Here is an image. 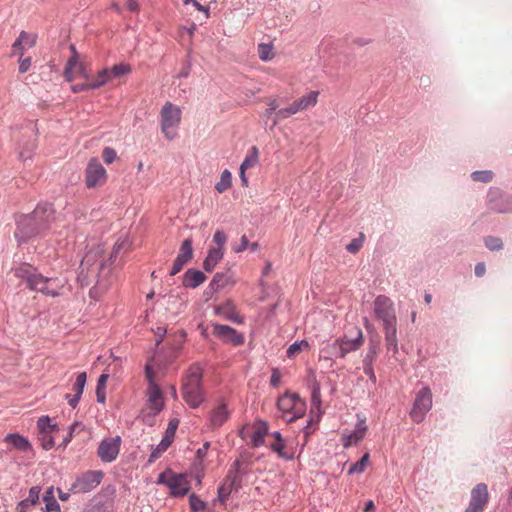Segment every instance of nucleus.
<instances>
[{"mask_svg": "<svg viewBox=\"0 0 512 512\" xmlns=\"http://www.w3.org/2000/svg\"><path fill=\"white\" fill-rule=\"evenodd\" d=\"M484 243L490 250H500L503 247L502 240L498 237L488 236L484 239Z\"/></svg>", "mask_w": 512, "mask_h": 512, "instance_id": "c03bdc74", "label": "nucleus"}, {"mask_svg": "<svg viewBox=\"0 0 512 512\" xmlns=\"http://www.w3.org/2000/svg\"><path fill=\"white\" fill-rule=\"evenodd\" d=\"M71 52L72 55L68 59L64 70L65 79L68 82L73 81L77 77L88 79L90 76L88 75L86 64L79 60V54L74 46H71Z\"/></svg>", "mask_w": 512, "mask_h": 512, "instance_id": "9b49d317", "label": "nucleus"}, {"mask_svg": "<svg viewBox=\"0 0 512 512\" xmlns=\"http://www.w3.org/2000/svg\"><path fill=\"white\" fill-rule=\"evenodd\" d=\"M281 378H282V375H281L280 370L278 368H274L272 370L270 384L275 388L279 387L281 384Z\"/></svg>", "mask_w": 512, "mask_h": 512, "instance_id": "6e6d98bb", "label": "nucleus"}, {"mask_svg": "<svg viewBox=\"0 0 512 512\" xmlns=\"http://www.w3.org/2000/svg\"><path fill=\"white\" fill-rule=\"evenodd\" d=\"M504 201L506 203V205L504 207H493L494 209H497L499 212H509V211H512V198L511 197H508L506 196L504 198Z\"/></svg>", "mask_w": 512, "mask_h": 512, "instance_id": "e2e57ef3", "label": "nucleus"}, {"mask_svg": "<svg viewBox=\"0 0 512 512\" xmlns=\"http://www.w3.org/2000/svg\"><path fill=\"white\" fill-rule=\"evenodd\" d=\"M229 418V411L225 403L221 402L209 414V425L212 428L221 427Z\"/></svg>", "mask_w": 512, "mask_h": 512, "instance_id": "aec40b11", "label": "nucleus"}, {"mask_svg": "<svg viewBox=\"0 0 512 512\" xmlns=\"http://www.w3.org/2000/svg\"><path fill=\"white\" fill-rule=\"evenodd\" d=\"M202 377V367L198 363H194L187 369L183 378L182 397L191 408H197L204 401Z\"/></svg>", "mask_w": 512, "mask_h": 512, "instance_id": "7ed1b4c3", "label": "nucleus"}, {"mask_svg": "<svg viewBox=\"0 0 512 512\" xmlns=\"http://www.w3.org/2000/svg\"><path fill=\"white\" fill-rule=\"evenodd\" d=\"M43 501L45 502V510L47 512L60 510V506L54 497V488L53 487H49L45 491L44 496H43Z\"/></svg>", "mask_w": 512, "mask_h": 512, "instance_id": "2f4dec72", "label": "nucleus"}, {"mask_svg": "<svg viewBox=\"0 0 512 512\" xmlns=\"http://www.w3.org/2000/svg\"><path fill=\"white\" fill-rule=\"evenodd\" d=\"M107 180L106 169L97 158L89 160L85 171V184L87 188L103 186Z\"/></svg>", "mask_w": 512, "mask_h": 512, "instance_id": "9d476101", "label": "nucleus"}, {"mask_svg": "<svg viewBox=\"0 0 512 512\" xmlns=\"http://www.w3.org/2000/svg\"><path fill=\"white\" fill-rule=\"evenodd\" d=\"M189 504L192 512H198L204 510L206 504L197 495L191 494L189 497Z\"/></svg>", "mask_w": 512, "mask_h": 512, "instance_id": "79ce46f5", "label": "nucleus"}, {"mask_svg": "<svg viewBox=\"0 0 512 512\" xmlns=\"http://www.w3.org/2000/svg\"><path fill=\"white\" fill-rule=\"evenodd\" d=\"M269 427L267 422L259 420L256 421L252 427L243 429L241 437L250 438V443L253 447H260L265 443V436L268 435Z\"/></svg>", "mask_w": 512, "mask_h": 512, "instance_id": "4468645a", "label": "nucleus"}, {"mask_svg": "<svg viewBox=\"0 0 512 512\" xmlns=\"http://www.w3.org/2000/svg\"><path fill=\"white\" fill-rule=\"evenodd\" d=\"M102 158L105 163L111 164L116 159V152L113 148L106 147L102 151Z\"/></svg>", "mask_w": 512, "mask_h": 512, "instance_id": "8fccbe9b", "label": "nucleus"}, {"mask_svg": "<svg viewBox=\"0 0 512 512\" xmlns=\"http://www.w3.org/2000/svg\"><path fill=\"white\" fill-rule=\"evenodd\" d=\"M181 109L171 102H166L161 109V131L167 140H173L177 136V130L181 122Z\"/></svg>", "mask_w": 512, "mask_h": 512, "instance_id": "20e7f679", "label": "nucleus"}, {"mask_svg": "<svg viewBox=\"0 0 512 512\" xmlns=\"http://www.w3.org/2000/svg\"><path fill=\"white\" fill-rule=\"evenodd\" d=\"M237 481V472L230 471L224 483L218 488V500L223 504L230 496Z\"/></svg>", "mask_w": 512, "mask_h": 512, "instance_id": "5701e85b", "label": "nucleus"}, {"mask_svg": "<svg viewBox=\"0 0 512 512\" xmlns=\"http://www.w3.org/2000/svg\"><path fill=\"white\" fill-rule=\"evenodd\" d=\"M146 398V409L150 410V412L142 411V421L148 425H153V416L159 414L165 405L164 395L158 384L148 385Z\"/></svg>", "mask_w": 512, "mask_h": 512, "instance_id": "423d86ee", "label": "nucleus"}, {"mask_svg": "<svg viewBox=\"0 0 512 512\" xmlns=\"http://www.w3.org/2000/svg\"><path fill=\"white\" fill-rule=\"evenodd\" d=\"M193 256V248H192V240L185 239L180 247L179 253L176 259L173 262L172 269L170 271V275L174 276L178 274L184 265L192 258Z\"/></svg>", "mask_w": 512, "mask_h": 512, "instance_id": "6ab92c4d", "label": "nucleus"}, {"mask_svg": "<svg viewBox=\"0 0 512 512\" xmlns=\"http://www.w3.org/2000/svg\"><path fill=\"white\" fill-rule=\"evenodd\" d=\"M366 431H367V426L365 425V421L362 420L356 425L355 430L346 437L344 446H350L352 444H357L359 441H361L364 438Z\"/></svg>", "mask_w": 512, "mask_h": 512, "instance_id": "c85d7f7f", "label": "nucleus"}, {"mask_svg": "<svg viewBox=\"0 0 512 512\" xmlns=\"http://www.w3.org/2000/svg\"><path fill=\"white\" fill-rule=\"evenodd\" d=\"M87 375L85 372H81L78 374L76 381L73 386V390L75 394L82 395L85 384H86Z\"/></svg>", "mask_w": 512, "mask_h": 512, "instance_id": "37998d69", "label": "nucleus"}, {"mask_svg": "<svg viewBox=\"0 0 512 512\" xmlns=\"http://www.w3.org/2000/svg\"><path fill=\"white\" fill-rule=\"evenodd\" d=\"M14 276L26 282L27 287L46 296L56 297L60 295L63 283L57 278L45 277L38 273L37 269L28 263H21L13 269Z\"/></svg>", "mask_w": 512, "mask_h": 512, "instance_id": "f257e3e1", "label": "nucleus"}, {"mask_svg": "<svg viewBox=\"0 0 512 512\" xmlns=\"http://www.w3.org/2000/svg\"><path fill=\"white\" fill-rule=\"evenodd\" d=\"M38 433H55L59 429L48 416H42L37 421Z\"/></svg>", "mask_w": 512, "mask_h": 512, "instance_id": "7c9ffc66", "label": "nucleus"}, {"mask_svg": "<svg viewBox=\"0 0 512 512\" xmlns=\"http://www.w3.org/2000/svg\"><path fill=\"white\" fill-rule=\"evenodd\" d=\"M36 42L35 35L22 31L12 45L13 54L23 55L24 51L33 47Z\"/></svg>", "mask_w": 512, "mask_h": 512, "instance_id": "412c9836", "label": "nucleus"}, {"mask_svg": "<svg viewBox=\"0 0 512 512\" xmlns=\"http://www.w3.org/2000/svg\"><path fill=\"white\" fill-rule=\"evenodd\" d=\"M39 494H40V489L38 487H32L30 490H29V495L28 497L26 498V500L32 505V506H35L37 503H38V500H39Z\"/></svg>", "mask_w": 512, "mask_h": 512, "instance_id": "5fc2aeb1", "label": "nucleus"}, {"mask_svg": "<svg viewBox=\"0 0 512 512\" xmlns=\"http://www.w3.org/2000/svg\"><path fill=\"white\" fill-rule=\"evenodd\" d=\"M224 251L220 248H210L208 255L203 262L205 271L210 272L214 269L217 263L223 258Z\"/></svg>", "mask_w": 512, "mask_h": 512, "instance_id": "bb28decb", "label": "nucleus"}, {"mask_svg": "<svg viewBox=\"0 0 512 512\" xmlns=\"http://www.w3.org/2000/svg\"><path fill=\"white\" fill-rule=\"evenodd\" d=\"M145 378L148 381V385L157 384L155 381V373L149 364L145 366Z\"/></svg>", "mask_w": 512, "mask_h": 512, "instance_id": "bf43d9fd", "label": "nucleus"}, {"mask_svg": "<svg viewBox=\"0 0 512 512\" xmlns=\"http://www.w3.org/2000/svg\"><path fill=\"white\" fill-rule=\"evenodd\" d=\"M309 348V343L306 340L296 341L287 349V357L292 358L303 350Z\"/></svg>", "mask_w": 512, "mask_h": 512, "instance_id": "c9c22d12", "label": "nucleus"}, {"mask_svg": "<svg viewBox=\"0 0 512 512\" xmlns=\"http://www.w3.org/2000/svg\"><path fill=\"white\" fill-rule=\"evenodd\" d=\"M258 55L261 60L269 61L274 57L273 47L270 44H259L258 45Z\"/></svg>", "mask_w": 512, "mask_h": 512, "instance_id": "58836bf2", "label": "nucleus"}, {"mask_svg": "<svg viewBox=\"0 0 512 512\" xmlns=\"http://www.w3.org/2000/svg\"><path fill=\"white\" fill-rule=\"evenodd\" d=\"M55 220V210L51 204L43 203L36 206L33 212L25 216L18 228L27 236L41 233L51 227Z\"/></svg>", "mask_w": 512, "mask_h": 512, "instance_id": "f03ea898", "label": "nucleus"}, {"mask_svg": "<svg viewBox=\"0 0 512 512\" xmlns=\"http://www.w3.org/2000/svg\"><path fill=\"white\" fill-rule=\"evenodd\" d=\"M364 235L361 234L359 238L353 239L346 247L350 253H357L363 245Z\"/></svg>", "mask_w": 512, "mask_h": 512, "instance_id": "de8ad7c7", "label": "nucleus"}, {"mask_svg": "<svg viewBox=\"0 0 512 512\" xmlns=\"http://www.w3.org/2000/svg\"><path fill=\"white\" fill-rule=\"evenodd\" d=\"M213 241L217 245L216 248H220L223 250V247L227 241V236L224 231L217 230L213 236Z\"/></svg>", "mask_w": 512, "mask_h": 512, "instance_id": "09e8293b", "label": "nucleus"}, {"mask_svg": "<svg viewBox=\"0 0 512 512\" xmlns=\"http://www.w3.org/2000/svg\"><path fill=\"white\" fill-rule=\"evenodd\" d=\"M112 80L115 78H119L123 75H126L131 72V68L129 65L124 63H119L109 68Z\"/></svg>", "mask_w": 512, "mask_h": 512, "instance_id": "4c0bfd02", "label": "nucleus"}, {"mask_svg": "<svg viewBox=\"0 0 512 512\" xmlns=\"http://www.w3.org/2000/svg\"><path fill=\"white\" fill-rule=\"evenodd\" d=\"M229 283V277L224 273H216L210 282V287L218 291L224 288Z\"/></svg>", "mask_w": 512, "mask_h": 512, "instance_id": "72a5a7b5", "label": "nucleus"}, {"mask_svg": "<svg viewBox=\"0 0 512 512\" xmlns=\"http://www.w3.org/2000/svg\"><path fill=\"white\" fill-rule=\"evenodd\" d=\"M321 354H323L325 357H328V356L339 357V348L336 347V341L334 343H332L331 345L324 347L321 350Z\"/></svg>", "mask_w": 512, "mask_h": 512, "instance_id": "603ef678", "label": "nucleus"}, {"mask_svg": "<svg viewBox=\"0 0 512 512\" xmlns=\"http://www.w3.org/2000/svg\"><path fill=\"white\" fill-rule=\"evenodd\" d=\"M90 85H91V82H90V77H89L88 79H86V82H84V83H77V84L72 85L71 90L74 93H79V92L88 91V90H94L92 87H90Z\"/></svg>", "mask_w": 512, "mask_h": 512, "instance_id": "3c124183", "label": "nucleus"}, {"mask_svg": "<svg viewBox=\"0 0 512 512\" xmlns=\"http://www.w3.org/2000/svg\"><path fill=\"white\" fill-rule=\"evenodd\" d=\"M38 440L45 450H49L54 446L53 433H38Z\"/></svg>", "mask_w": 512, "mask_h": 512, "instance_id": "a19ab883", "label": "nucleus"}, {"mask_svg": "<svg viewBox=\"0 0 512 512\" xmlns=\"http://www.w3.org/2000/svg\"><path fill=\"white\" fill-rule=\"evenodd\" d=\"M369 461V454L365 453L359 461L350 466L349 474H361L367 467Z\"/></svg>", "mask_w": 512, "mask_h": 512, "instance_id": "f704fd0d", "label": "nucleus"}, {"mask_svg": "<svg viewBox=\"0 0 512 512\" xmlns=\"http://www.w3.org/2000/svg\"><path fill=\"white\" fill-rule=\"evenodd\" d=\"M4 442L11 446L10 449H15L21 452H27L32 449L29 440L18 433H10L4 438Z\"/></svg>", "mask_w": 512, "mask_h": 512, "instance_id": "4be33fe9", "label": "nucleus"}, {"mask_svg": "<svg viewBox=\"0 0 512 512\" xmlns=\"http://www.w3.org/2000/svg\"><path fill=\"white\" fill-rule=\"evenodd\" d=\"M108 378H109L108 374L100 375L98 382H97L96 389H106V382H107Z\"/></svg>", "mask_w": 512, "mask_h": 512, "instance_id": "774afa93", "label": "nucleus"}, {"mask_svg": "<svg viewBox=\"0 0 512 512\" xmlns=\"http://www.w3.org/2000/svg\"><path fill=\"white\" fill-rule=\"evenodd\" d=\"M120 444L121 439L119 436L102 440L98 447V456L104 462H112L119 453Z\"/></svg>", "mask_w": 512, "mask_h": 512, "instance_id": "dca6fc26", "label": "nucleus"}, {"mask_svg": "<svg viewBox=\"0 0 512 512\" xmlns=\"http://www.w3.org/2000/svg\"><path fill=\"white\" fill-rule=\"evenodd\" d=\"M178 425H179V420L176 418L171 419L169 421L167 429L165 431V435L163 437V438L167 439V442H173Z\"/></svg>", "mask_w": 512, "mask_h": 512, "instance_id": "ea45409f", "label": "nucleus"}, {"mask_svg": "<svg viewBox=\"0 0 512 512\" xmlns=\"http://www.w3.org/2000/svg\"><path fill=\"white\" fill-rule=\"evenodd\" d=\"M278 409L283 412L284 416H289L287 421H292L301 417L306 409L305 402L294 393L286 392L278 398Z\"/></svg>", "mask_w": 512, "mask_h": 512, "instance_id": "6e6552de", "label": "nucleus"}, {"mask_svg": "<svg viewBox=\"0 0 512 512\" xmlns=\"http://www.w3.org/2000/svg\"><path fill=\"white\" fill-rule=\"evenodd\" d=\"M172 442H167V439L163 438L160 444L151 453V458H158L163 452H165Z\"/></svg>", "mask_w": 512, "mask_h": 512, "instance_id": "49530a36", "label": "nucleus"}, {"mask_svg": "<svg viewBox=\"0 0 512 512\" xmlns=\"http://www.w3.org/2000/svg\"><path fill=\"white\" fill-rule=\"evenodd\" d=\"M212 333L224 342L232 343L234 345H241L244 343L243 335L227 325L213 324Z\"/></svg>", "mask_w": 512, "mask_h": 512, "instance_id": "f3484780", "label": "nucleus"}, {"mask_svg": "<svg viewBox=\"0 0 512 512\" xmlns=\"http://www.w3.org/2000/svg\"><path fill=\"white\" fill-rule=\"evenodd\" d=\"M103 478L101 471H87L79 476L72 484L71 490L74 493H87L95 489Z\"/></svg>", "mask_w": 512, "mask_h": 512, "instance_id": "f8f14e48", "label": "nucleus"}, {"mask_svg": "<svg viewBox=\"0 0 512 512\" xmlns=\"http://www.w3.org/2000/svg\"><path fill=\"white\" fill-rule=\"evenodd\" d=\"M318 96V91H310L302 97L294 100L289 106L278 110L274 118V125L297 114L298 112L305 111L310 107H314L318 102Z\"/></svg>", "mask_w": 512, "mask_h": 512, "instance_id": "39448f33", "label": "nucleus"}, {"mask_svg": "<svg viewBox=\"0 0 512 512\" xmlns=\"http://www.w3.org/2000/svg\"><path fill=\"white\" fill-rule=\"evenodd\" d=\"M126 8L130 12L137 13L139 11V3L137 0H127Z\"/></svg>", "mask_w": 512, "mask_h": 512, "instance_id": "0e129e2a", "label": "nucleus"}, {"mask_svg": "<svg viewBox=\"0 0 512 512\" xmlns=\"http://www.w3.org/2000/svg\"><path fill=\"white\" fill-rule=\"evenodd\" d=\"M486 273V267H485V264L480 262V263H477L476 266H475V275L477 277H482L484 276Z\"/></svg>", "mask_w": 512, "mask_h": 512, "instance_id": "338daca9", "label": "nucleus"}, {"mask_svg": "<svg viewBox=\"0 0 512 512\" xmlns=\"http://www.w3.org/2000/svg\"><path fill=\"white\" fill-rule=\"evenodd\" d=\"M248 246H249V241H248L247 237H246L245 235H243V236L241 237V243H240V245H239V246H234V247H233V250H234V252H236V253H241V252H243L244 250H246V249L248 248Z\"/></svg>", "mask_w": 512, "mask_h": 512, "instance_id": "680f3d73", "label": "nucleus"}, {"mask_svg": "<svg viewBox=\"0 0 512 512\" xmlns=\"http://www.w3.org/2000/svg\"><path fill=\"white\" fill-rule=\"evenodd\" d=\"M385 343L388 350H392L394 354L398 352L397 327L395 324L385 325Z\"/></svg>", "mask_w": 512, "mask_h": 512, "instance_id": "a878e982", "label": "nucleus"}, {"mask_svg": "<svg viewBox=\"0 0 512 512\" xmlns=\"http://www.w3.org/2000/svg\"><path fill=\"white\" fill-rule=\"evenodd\" d=\"M33 507L26 499L22 500L17 506V512H29Z\"/></svg>", "mask_w": 512, "mask_h": 512, "instance_id": "69168bd1", "label": "nucleus"}, {"mask_svg": "<svg viewBox=\"0 0 512 512\" xmlns=\"http://www.w3.org/2000/svg\"><path fill=\"white\" fill-rule=\"evenodd\" d=\"M157 484L166 485L170 489V495L173 497H183L191 488L186 475L176 474L170 469L159 474Z\"/></svg>", "mask_w": 512, "mask_h": 512, "instance_id": "0eeeda50", "label": "nucleus"}, {"mask_svg": "<svg viewBox=\"0 0 512 512\" xmlns=\"http://www.w3.org/2000/svg\"><path fill=\"white\" fill-rule=\"evenodd\" d=\"M488 502V489L485 484L476 485L471 491V500L465 512H482Z\"/></svg>", "mask_w": 512, "mask_h": 512, "instance_id": "2eb2a0df", "label": "nucleus"}, {"mask_svg": "<svg viewBox=\"0 0 512 512\" xmlns=\"http://www.w3.org/2000/svg\"><path fill=\"white\" fill-rule=\"evenodd\" d=\"M215 0H191V2H193L194 6L200 10V11H205L206 13L208 12V5L212 2H214ZM188 2H190V0H185V3L187 4Z\"/></svg>", "mask_w": 512, "mask_h": 512, "instance_id": "864d4df0", "label": "nucleus"}, {"mask_svg": "<svg viewBox=\"0 0 512 512\" xmlns=\"http://www.w3.org/2000/svg\"><path fill=\"white\" fill-rule=\"evenodd\" d=\"M374 312L382 322L383 326L395 324L396 315L392 301L383 295L378 296L374 301Z\"/></svg>", "mask_w": 512, "mask_h": 512, "instance_id": "ddd939ff", "label": "nucleus"}, {"mask_svg": "<svg viewBox=\"0 0 512 512\" xmlns=\"http://www.w3.org/2000/svg\"><path fill=\"white\" fill-rule=\"evenodd\" d=\"M259 161V151L256 146H252L246 155L244 161L240 166V170H247L249 168H253L258 164Z\"/></svg>", "mask_w": 512, "mask_h": 512, "instance_id": "c756f323", "label": "nucleus"}, {"mask_svg": "<svg viewBox=\"0 0 512 512\" xmlns=\"http://www.w3.org/2000/svg\"><path fill=\"white\" fill-rule=\"evenodd\" d=\"M271 436L274 438V442H272L270 444V448L272 451H274L275 453H277V455L280 457V458H283L285 460H290L293 458V454L291 453H288L286 451V445H285V441L284 439L282 438V435L279 431H275L271 434Z\"/></svg>", "mask_w": 512, "mask_h": 512, "instance_id": "b1692460", "label": "nucleus"}, {"mask_svg": "<svg viewBox=\"0 0 512 512\" xmlns=\"http://www.w3.org/2000/svg\"><path fill=\"white\" fill-rule=\"evenodd\" d=\"M471 177L474 181L490 182L493 178V173L491 171H475Z\"/></svg>", "mask_w": 512, "mask_h": 512, "instance_id": "a18cd8bd", "label": "nucleus"}, {"mask_svg": "<svg viewBox=\"0 0 512 512\" xmlns=\"http://www.w3.org/2000/svg\"><path fill=\"white\" fill-rule=\"evenodd\" d=\"M216 312L230 321L242 323V318L234 311L233 308L219 307L217 308Z\"/></svg>", "mask_w": 512, "mask_h": 512, "instance_id": "e433bc0d", "label": "nucleus"}, {"mask_svg": "<svg viewBox=\"0 0 512 512\" xmlns=\"http://www.w3.org/2000/svg\"><path fill=\"white\" fill-rule=\"evenodd\" d=\"M432 392L429 387L419 390L415 396L412 409L410 411L411 419L416 423H421L426 414L432 408Z\"/></svg>", "mask_w": 512, "mask_h": 512, "instance_id": "1a4fd4ad", "label": "nucleus"}, {"mask_svg": "<svg viewBox=\"0 0 512 512\" xmlns=\"http://www.w3.org/2000/svg\"><path fill=\"white\" fill-rule=\"evenodd\" d=\"M31 67V58H20L19 59V72L25 73L27 72Z\"/></svg>", "mask_w": 512, "mask_h": 512, "instance_id": "4d7b16f0", "label": "nucleus"}, {"mask_svg": "<svg viewBox=\"0 0 512 512\" xmlns=\"http://www.w3.org/2000/svg\"><path fill=\"white\" fill-rule=\"evenodd\" d=\"M232 185V175L229 170L225 169L220 176V180L216 183L215 189L218 193H223Z\"/></svg>", "mask_w": 512, "mask_h": 512, "instance_id": "473e14b6", "label": "nucleus"}, {"mask_svg": "<svg viewBox=\"0 0 512 512\" xmlns=\"http://www.w3.org/2000/svg\"><path fill=\"white\" fill-rule=\"evenodd\" d=\"M268 108L266 110L267 115H271L273 112H277L279 109V104L275 98H271L267 102Z\"/></svg>", "mask_w": 512, "mask_h": 512, "instance_id": "052dcab7", "label": "nucleus"}, {"mask_svg": "<svg viewBox=\"0 0 512 512\" xmlns=\"http://www.w3.org/2000/svg\"><path fill=\"white\" fill-rule=\"evenodd\" d=\"M206 280V276L199 270L189 269L185 272L183 285L188 288H196Z\"/></svg>", "mask_w": 512, "mask_h": 512, "instance_id": "393cba45", "label": "nucleus"}, {"mask_svg": "<svg viewBox=\"0 0 512 512\" xmlns=\"http://www.w3.org/2000/svg\"><path fill=\"white\" fill-rule=\"evenodd\" d=\"M321 398H320V388L316 386L312 391V405L317 409L320 407Z\"/></svg>", "mask_w": 512, "mask_h": 512, "instance_id": "13d9d810", "label": "nucleus"}, {"mask_svg": "<svg viewBox=\"0 0 512 512\" xmlns=\"http://www.w3.org/2000/svg\"><path fill=\"white\" fill-rule=\"evenodd\" d=\"M363 344V334L360 329H356V335L353 338L344 336L336 340V347L339 348V357L344 358L348 353L356 351Z\"/></svg>", "mask_w": 512, "mask_h": 512, "instance_id": "a211bd4d", "label": "nucleus"}, {"mask_svg": "<svg viewBox=\"0 0 512 512\" xmlns=\"http://www.w3.org/2000/svg\"><path fill=\"white\" fill-rule=\"evenodd\" d=\"M112 81L109 68L99 70L94 76L90 77V82L93 89H98Z\"/></svg>", "mask_w": 512, "mask_h": 512, "instance_id": "cd10ccee", "label": "nucleus"}]
</instances>
